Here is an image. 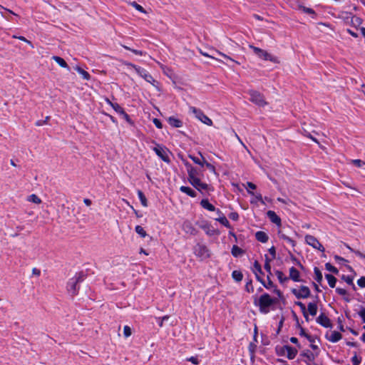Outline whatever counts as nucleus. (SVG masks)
<instances>
[{
  "instance_id": "20e7f679",
  "label": "nucleus",
  "mask_w": 365,
  "mask_h": 365,
  "mask_svg": "<svg viewBox=\"0 0 365 365\" xmlns=\"http://www.w3.org/2000/svg\"><path fill=\"white\" fill-rule=\"evenodd\" d=\"M155 154L164 162L169 163L170 162L169 154L170 152L164 145L156 144V146L153 148Z\"/></svg>"
},
{
  "instance_id": "473e14b6",
  "label": "nucleus",
  "mask_w": 365,
  "mask_h": 365,
  "mask_svg": "<svg viewBox=\"0 0 365 365\" xmlns=\"http://www.w3.org/2000/svg\"><path fill=\"white\" fill-rule=\"evenodd\" d=\"M138 196L139 197V200H140L142 205L143 207H148L147 198L145 196L144 193L140 190H138Z\"/></svg>"
},
{
  "instance_id": "412c9836",
  "label": "nucleus",
  "mask_w": 365,
  "mask_h": 365,
  "mask_svg": "<svg viewBox=\"0 0 365 365\" xmlns=\"http://www.w3.org/2000/svg\"><path fill=\"white\" fill-rule=\"evenodd\" d=\"M248 193L252 195L254 198L251 200L250 202L252 204L256 203L257 201L260 202L261 204L265 205L264 200L259 192H254L253 191L248 190Z\"/></svg>"
},
{
  "instance_id": "aec40b11",
  "label": "nucleus",
  "mask_w": 365,
  "mask_h": 365,
  "mask_svg": "<svg viewBox=\"0 0 365 365\" xmlns=\"http://www.w3.org/2000/svg\"><path fill=\"white\" fill-rule=\"evenodd\" d=\"M289 279H291L294 282H300V274L299 271L294 267L289 269Z\"/></svg>"
},
{
  "instance_id": "a878e982",
  "label": "nucleus",
  "mask_w": 365,
  "mask_h": 365,
  "mask_svg": "<svg viewBox=\"0 0 365 365\" xmlns=\"http://www.w3.org/2000/svg\"><path fill=\"white\" fill-rule=\"evenodd\" d=\"M307 313L312 316H316L317 313V305L315 302H309L307 305Z\"/></svg>"
},
{
  "instance_id": "72a5a7b5",
  "label": "nucleus",
  "mask_w": 365,
  "mask_h": 365,
  "mask_svg": "<svg viewBox=\"0 0 365 365\" xmlns=\"http://www.w3.org/2000/svg\"><path fill=\"white\" fill-rule=\"evenodd\" d=\"M275 274L281 284L284 283L289 279L288 277L284 276V273L282 271L279 270H277L275 272Z\"/></svg>"
},
{
  "instance_id": "39448f33",
  "label": "nucleus",
  "mask_w": 365,
  "mask_h": 365,
  "mask_svg": "<svg viewBox=\"0 0 365 365\" xmlns=\"http://www.w3.org/2000/svg\"><path fill=\"white\" fill-rule=\"evenodd\" d=\"M250 95V101L256 104L258 106L263 107L267 105V102L264 98V96L259 92L254 90L248 91Z\"/></svg>"
},
{
  "instance_id": "f704fd0d",
  "label": "nucleus",
  "mask_w": 365,
  "mask_h": 365,
  "mask_svg": "<svg viewBox=\"0 0 365 365\" xmlns=\"http://www.w3.org/2000/svg\"><path fill=\"white\" fill-rule=\"evenodd\" d=\"M232 277L236 282H239L242 280L243 274L240 271L234 270L232 273Z\"/></svg>"
},
{
  "instance_id": "6e6552de",
  "label": "nucleus",
  "mask_w": 365,
  "mask_h": 365,
  "mask_svg": "<svg viewBox=\"0 0 365 365\" xmlns=\"http://www.w3.org/2000/svg\"><path fill=\"white\" fill-rule=\"evenodd\" d=\"M128 66H132L135 72L142 78H143L147 82L153 83L155 81L153 76L144 68L137 66L133 63H128Z\"/></svg>"
},
{
  "instance_id": "f3484780",
  "label": "nucleus",
  "mask_w": 365,
  "mask_h": 365,
  "mask_svg": "<svg viewBox=\"0 0 365 365\" xmlns=\"http://www.w3.org/2000/svg\"><path fill=\"white\" fill-rule=\"evenodd\" d=\"M182 230L187 233L191 235H196L197 230L194 227L190 221L184 222L182 225Z\"/></svg>"
},
{
  "instance_id": "a18cd8bd",
  "label": "nucleus",
  "mask_w": 365,
  "mask_h": 365,
  "mask_svg": "<svg viewBox=\"0 0 365 365\" xmlns=\"http://www.w3.org/2000/svg\"><path fill=\"white\" fill-rule=\"evenodd\" d=\"M361 358L358 357L356 355V353L354 352V355L351 358V362H352L353 365H359L361 364Z\"/></svg>"
},
{
  "instance_id": "0e129e2a",
  "label": "nucleus",
  "mask_w": 365,
  "mask_h": 365,
  "mask_svg": "<svg viewBox=\"0 0 365 365\" xmlns=\"http://www.w3.org/2000/svg\"><path fill=\"white\" fill-rule=\"evenodd\" d=\"M246 188H247V191L250 190H252L251 191H252L256 189V185L251 182H247Z\"/></svg>"
},
{
  "instance_id": "dca6fc26",
  "label": "nucleus",
  "mask_w": 365,
  "mask_h": 365,
  "mask_svg": "<svg viewBox=\"0 0 365 365\" xmlns=\"http://www.w3.org/2000/svg\"><path fill=\"white\" fill-rule=\"evenodd\" d=\"M185 165L187 168L188 181L189 182L192 181L193 179L198 178L197 177V171L196 168H193L188 162H185Z\"/></svg>"
},
{
  "instance_id": "13d9d810",
  "label": "nucleus",
  "mask_w": 365,
  "mask_h": 365,
  "mask_svg": "<svg viewBox=\"0 0 365 365\" xmlns=\"http://www.w3.org/2000/svg\"><path fill=\"white\" fill-rule=\"evenodd\" d=\"M187 361H190L193 364H199L200 361L197 356H191L187 359Z\"/></svg>"
},
{
  "instance_id": "f8f14e48",
  "label": "nucleus",
  "mask_w": 365,
  "mask_h": 365,
  "mask_svg": "<svg viewBox=\"0 0 365 365\" xmlns=\"http://www.w3.org/2000/svg\"><path fill=\"white\" fill-rule=\"evenodd\" d=\"M277 235L280 239L286 241L287 243L290 244L292 247H294L296 245V242L293 240V237L292 236L286 235L285 227L279 229L277 232Z\"/></svg>"
},
{
  "instance_id": "4468645a",
  "label": "nucleus",
  "mask_w": 365,
  "mask_h": 365,
  "mask_svg": "<svg viewBox=\"0 0 365 365\" xmlns=\"http://www.w3.org/2000/svg\"><path fill=\"white\" fill-rule=\"evenodd\" d=\"M189 182L200 192L207 190L208 189V185L202 182L199 178L193 179Z\"/></svg>"
},
{
  "instance_id": "cd10ccee",
  "label": "nucleus",
  "mask_w": 365,
  "mask_h": 365,
  "mask_svg": "<svg viewBox=\"0 0 365 365\" xmlns=\"http://www.w3.org/2000/svg\"><path fill=\"white\" fill-rule=\"evenodd\" d=\"M52 59L54 60L61 67L69 69V66L63 58L57 56H53Z\"/></svg>"
},
{
  "instance_id": "c756f323",
  "label": "nucleus",
  "mask_w": 365,
  "mask_h": 365,
  "mask_svg": "<svg viewBox=\"0 0 365 365\" xmlns=\"http://www.w3.org/2000/svg\"><path fill=\"white\" fill-rule=\"evenodd\" d=\"M265 263H264V269L268 272V275H267V283L269 282V279H270V275L272 274V272H271V265H270V262H271V259H268V257L267 255H265Z\"/></svg>"
},
{
  "instance_id": "79ce46f5",
  "label": "nucleus",
  "mask_w": 365,
  "mask_h": 365,
  "mask_svg": "<svg viewBox=\"0 0 365 365\" xmlns=\"http://www.w3.org/2000/svg\"><path fill=\"white\" fill-rule=\"evenodd\" d=\"M216 220L217 221H219L224 226H225L227 227H230V222L225 216H224V215L220 216V217Z\"/></svg>"
},
{
  "instance_id": "3c124183",
  "label": "nucleus",
  "mask_w": 365,
  "mask_h": 365,
  "mask_svg": "<svg viewBox=\"0 0 365 365\" xmlns=\"http://www.w3.org/2000/svg\"><path fill=\"white\" fill-rule=\"evenodd\" d=\"M345 246L351 252H354L357 256H359V257L361 258H364L365 259V255H364L363 253H361V252L358 251V250H354L349 245H345Z\"/></svg>"
},
{
  "instance_id": "09e8293b",
  "label": "nucleus",
  "mask_w": 365,
  "mask_h": 365,
  "mask_svg": "<svg viewBox=\"0 0 365 365\" xmlns=\"http://www.w3.org/2000/svg\"><path fill=\"white\" fill-rule=\"evenodd\" d=\"M130 4L138 11L141 13H145V11L143 9V7L140 4H137L135 1H133Z\"/></svg>"
},
{
  "instance_id": "9d476101",
  "label": "nucleus",
  "mask_w": 365,
  "mask_h": 365,
  "mask_svg": "<svg viewBox=\"0 0 365 365\" xmlns=\"http://www.w3.org/2000/svg\"><path fill=\"white\" fill-rule=\"evenodd\" d=\"M305 242L314 249H317L321 252H324V247L315 237L307 235L305 236Z\"/></svg>"
},
{
  "instance_id": "c9c22d12",
  "label": "nucleus",
  "mask_w": 365,
  "mask_h": 365,
  "mask_svg": "<svg viewBox=\"0 0 365 365\" xmlns=\"http://www.w3.org/2000/svg\"><path fill=\"white\" fill-rule=\"evenodd\" d=\"M314 272L315 274V280L318 283H321L323 279V276L322 272L319 270L318 267H314Z\"/></svg>"
},
{
  "instance_id": "7c9ffc66",
  "label": "nucleus",
  "mask_w": 365,
  "mask_h": 365,
  "mask_svg": "<svg viewBox=\"0 0 365 365\" xmlns=\"http://www.w3.org/2000/svg\"><path fill=\"white\" fill-rule=\"evenodd\" d=\"M75 70L80 74L81 75L82 78L85 80H90L91 78V76L90 74L86 71L85 70H83V68H81V67H78L77 66Z\"/></svg>"
},
{
  "instance_id": "f03ea898",
  "label": "nucleus",
  "mask_w": 365,
  "mask_h": 365,
  "mask_svg": "<svg viewBox=\"0 0 365 365\" xmlns=\"http://www.w3.org/2000/svg\"><path fill=\"white\" fill-rule=\"evenodd\" d=\"M193 252L197 257L200 259V260H205L210 258L211 255V252L208 247L205 245L201 243H197L194 246Z\"/></svg>"
},
{
  "instance_id": "4d7b16f0",
  "label": "nucleus",
  "mask_w": 365,
  "mask_h": 365,
  "mask_svg": "<svg viewBox=\"0 0 365 365\" xmlns=\"http://www.w3.org/2000/svg\"><path fill=\"white\" fill-rule=\"evenodd\" d=\"M123 116V118L130 125L133 124V122L130 119V116L125 112V110L123 112V113L120 115Z\"/></svg>"
},
{
  "instance_id": "774afa93",
  "label": "nucleus",
  "mask_w": 365,
  "mask_h": 365,
  "mask_svg": "<svg viewBox=\"0 0 365 365\" xmlns=\"http://www.w3.org/2000/svg\"><path fill=\"white\" fill-rule=\"evenodd\" d=\"M229 217L232 220H237L239 215L237 212H231L229 215Z\"/></svg>"
},
{
  "instance_id": "37998d69",
  "label": "nucleus",
  "mask_w": 365,
  "mask_h": 365,
  "mask_svg": "<svg viewBox=\"0 0 365 365\" xmlns=\"http://www.w3.org/2000/svg\"><path fill=\"white\" fill-rule=\"evenodd\" d=\"M326 269L328 271L337 274L339 273V270L333 265H331L330 263H326L325 264Z\"/></svg>"
},
{
  "instance_id": "c85d7f7f",
  "label": "nucleus",
  "mask_w": 365,
  "mask_h": 365,
  "mask_svg": "<svg viewBox=\"0 0 365 365\" xmlns=\"http://www.w3.org/2000/svg\"><path fill=\"white\" fill-rule=\"evenodd\" d=\"M295 304L297 305L298 307H299L304 317L305 318V319L307 321H309V315H308L307 308H306V306L304 305V304L302 303V302H296Z\"/></svg>"
},
{
  "instance_id": "2f4dec72",
  "label": "nucleus",
  "mask_w": 365,
  "mask_h": 365,
  "mask_svg": "<svg viewBox=\"0 0 365 365\" xmlns=\"http://www.w3.org/2000/svg\"><path fill=\"white\" fill-rule=\"evenodd\" d=\"M325 278L327 279L328 284L331 287L333 288L335 287L336 282V279L335 277L330 274H325Z\"/></svg>"
},
{
  "instance_id": "e433bc0d",
  "label": "nucleus",
  "mask_w": 365,
  "mask_h": 365,
  "mask_svg": "<svg viewBox=\"0 0 365 365\" xmlns=\"http://www.w3.org/2000/svg\"><path fill=\"white\" fill-rule=\"evenodd\" d=\"M231 252L234 257H237L242 254L243 251L238 246L234 245L232 248Z\"/></svg>"
},
{
  "instance_id": "423d86ee",
  "label": "nucleus",
  "mask_w": 365,
  "mask_h": 365,
  "mask_svg": "<svg viewBox=\"0 0 365 365\" xmlns=\"http://www.w3.org/2000/svg\"><path fill=\"white\" fill-rule=\"evenodd\" d=\"M250 48L253 50L254 53L260 58L265 60V61H269L272 62H277L276 57L272 56L270 53H269L267 51L262 50L259 48L255 47L252 45L250 46Z\"/></svg>"
},
{
  "instance_id": "58836bf2",
  "label": "nucleus",
  "mask_w": 365,
  "mask_h": 365,
  "mask_svg": "<svg viewBox=\"0 0 365 365\" xmlns=\"http://www.w3.org/2000/svg\"><path fill=\"white\" fill-rule=\"evenodd\" d=\"M135 230L141 237H145L147 236L146 232L140 225H137L135 227Z\"/></svg>"
},
{
  "instance_id": "c03bdc74",
  "label": "nucleus",
  "mask_w": 365,
  "mask_h": 365,
  "mask_svg": "<svg viewBox=\"0 0 365 365\" xmlns=\"http://www.w3.org/2000/svg\"><path fill=\"white\" fill-rule=\"evenodd\" d=\"M302 9L304 13L312 15V18H315L316 13L312 9L303 6Z\"/></svg>"
},
{
  "instance_id": "338daca9",
  "label": "nucleus",
  "mask_w": 365,
  "mask_h": 365,
  "mask_svg": "<svg viewBox=\"0 0 365 365\" xmlns=\"http://www.w3.org/2000/svg\"><path fill=\"white\" fill-rule=\"evenodd\" d=\"M336 292L340 295H345L347 293L346 289L339 287L336 289Z\"/></svg>"
},
{
  "instance_id": "a211bd4d",
  "label": "nucleus",
  "mask_w": 365,
  "mask_h": 365,
  "mask_svg": "<svg viewBox=\"0 0 365 365\" xmlns=\"http://www.w3.org/2000/svg\"><path fill=\"white\" fill-rule=\"evenodd\" d=\"M267 217H269V219L270 220V221L273 223H274L275 225H277V226L280 227L281 226V219L280 217L275 213V212L272 211V210H269L267 212Z\"/></svg>"
},
{
  "instance_id": "2eb2a0df",
  "label": "nucleus",
  "mask_w": 365,
  "mask_h": 365,
  "mask_svg": "<svg viewBox=\"0 0 365 365\" xmlns=\"http://www.w3.org/2000/svg\"><path fill=\"white\" fill-rule=\"evenodd\" d=\"M317 322L324 327H331L330 319L323 313L317 318Z\"/></svg>"
},
{
  "instance_id": "4be33fe9",
  "label": "nucleus",
  "mask_w": 365,
  "mask_h": 365,
  "mask_svg": "<svg viewBox=\"0 0 365 365\" xmlns=\"http://www.w3.org/2000/svg\"><path fill=\"white\" fill-rule=\"evenodd\" d=\"M301 355L306 357L307 360L305 362L308 365H309V362L313 361L317 356V354H314L309 350L304 351Z\"/></svg>"
},
{
  "instance_id": "052dcab7",
  "label": "nucleus",
  "mask_w": 365,
  "mask_h": 365,
  "mask_svg": "<svg viewBox=\"0 0 365 365\" xmlns=\"http://www.w3.org/2000/svg\"><path fill=\"white\" fill-rule=\"evenodd\" d=\"M357 284L360 287H365V277H361L357 280Z\"/></svg>"
},
{
  "instance_id": "ddd939ff",
  "label": "nucleus",
  "mask_w": 365,
  "mask_h": 365,
  "mask_svg": "<svg viewBox=\"0 0 365 365\" xmlns=\"http://www.w3.org/2000/svg\"><path fill=\"white\" fill-rule=\"evenodd\" d=\"M282 349V352L283 354L287 353V357L289 359H293L297 354V350L294 348V347H292L290 346H288V345H285L284 346H282L281 348Z\"/></svg>"
},
{
  "instance_id": "680f3d73",
  "label": "nucleus",
  "mask_w": 365,
  "mask_h": 365,
  "mask_svg": "<svg viewBox=\"0 0 365 365\" xmlns=\"http://www.w3.org/2000/svg\"><path fill=\"white\" fill-rule=\"evenodd\" d=\"M204 165L211 171L215 173V166L210 164V163H207L205 160H204Z\"/></svg>"
},
{
  "instance_id": "7ed1b4c3",
  "label": "nucleus",
  "mask_w": 365,
  "mask_h": 365,
  "mask_svg": "<svg viewBox=\"0 0 365 365\" xmlns=\"http://www.w3.org/2000/svg\"><path fill=\"white\" fill-rule=\"evenodd\" d=\"M252 272L255 273L256 279L262 283V284L267 289H270L274 287V284L271 279H269L268 283H265L264 280L260 277L263 274L261 265L257 261H255L253 264Z\"/></svg>"
},
{
  "instance_id": "bf43d9fd",
  "label": "nucleus",
  "mask_w": 365,
  "mask_h": 365,
  "mask_svg": "<svg viewBox=\"0 0 365 365\" xmlns=\"http://www.w3.org/2000/svg\"><path fill=\"white\" fill-rule=\"evenodd\" d=\"M50 117L47 116L45 120H39L36 122V125L37 126H41L46 123H47L48 120H49Z\"/></svg>"
},
{
  "instance_id": "f257e3e1",
  "label": "nucleus",
  "mask_w": 365,
  "mask_h": 365,
  "mask_svg": "<svg viewBox=\"0 0 365 365\" xmlns=\"http://www.w3.org/2000/svg\"><path fill=\"white\" fill-rule=\"evenodd\" d=\"M276 302V299L270 297L267 293H264L259 298L257 306L259 312L262 314H267L269 312V307Z\"/></svg>"
},
{
  "instance_id": "0eeeda50",
  "label": "nucleus",
  "mask_w": 365,
  "mask_h": 365,
  "mask_svg": "<svg viewBox=\"0 0 365 365\" xmlns=\"http://www.w3.org/2000/svg\"><path fill=\"white\" fill-rule=\"evenodd\" d=\"M190 111H191L193 114H195V116L200 120L202 123L207 125H212V120L208 118L204 113L195 107L191 106L190 107Z\"/></svg>"
},
{
  "instance_id": "a19ab883",
  "label": "nucleus",
  "mask_w": 365,
  "mask_h": 365,
  "mask_svg": "<svg viewBox=\"0 0 365 365\" xmlns=\"http://www.w3.org/2000/svg\"><path fill=\"white\" fill-rule=\"evenodd\" d=\"M86 274L83 272H80L77 273L75 277H73V279H76L77 282L79 284L80 282H83L86 279Z\"/></svg>"
},
{
  "instance_id": "6e6d98bb",
  "label": "nucleus",
  "mask_w": 365,
  "mask_h": 365,
  "mask_svg": "<svg viewBox=\"0 0 365 365\" xmlns=\"http://www.w3.org/2000/svg\"><path fill=\"white\" fill-rule=\"evenodd\" d=\"M358 315L361 317L362 322L365 323V307H361V310L358 312Z\"/></svg>"
},
{
  "instance_id": "9b49d317",
  "label": "nucleus",
  "mask_w": 365,
  "mask_h": 365,
  "mask_svg": "<svg viewBox=\"0 0 365 365\" xmlns=\"http://www.w3.org/2000/svg\"><path fill=\"white\" fill-rule=\"evenodd\" d=\"M67 290L71 295H76L79 290V285L76 279L71 278L67 284Z\"/></svg>"
},
{
  "instance_id": "4c0bfd02",
  "label": "nucleus",
  "mask_w": 365,
  "mask_h": 365,
  "mask_svg": "<svg viewBox=\"0 0 365 365\" xmlns=\"http://www.w3.org/2000/svg\"><path fill=\"white\" fill-rule=\"evenodd\" d=\"M201 157H202V160H201L199 158L197 157H195V156H193L192 155H189V158L195 163V164H197V165H200L201 166H203L204 165V157L200 154Z\"/></svg>"
},
{
  "instance_id": "603ef678",
  "label": "nucleus",
  "mask_w": 365,
  "mask_h": 365,
  "mask_svg": "<svg viewBox=\"0 0 365 365\" xmlns=\"http://www.w3.org/2000/svg\"><path fill=\"white\" fill-rule=\"evenodd\" d=\"M351 162L354 165L359 168H361L365 165V162L359 159L352 160Z\"/></svg>"
},
{
  "instance_id": "393cba45",
  "label": "nucleus",
  "mask_w": 365,
  "mask_h": 365,
  "mask_svg": "<svg viewBox=\"0 0 365 365\" xmlns=\"http://www.w3.org/2000/svg\"><path fill=\"white\" fill-rule=\"evenodd\" d=\"M180 190L182 192L185 193L192 197H195L197 196L196 192L195 190H193L192 189H191L190 187L181 186L180 187Z\"/></svg>"
},
{
  "instance_id": "5701e85b",
  "label": "nucleus",
  "mask_w": 365,
  "mask_h": 365,
  "mask_svg": "<svg viewBox=\"0 0 365 365\" xmlns=\"http://www.w3.org/2000/svg\"><path fill=\"white\" fill-rule=\"evenodd\" d=\"M255 237L257 241L262 243L267 242L269 240L268 235L263 231H257L255 233Z\"/></svg>"
},
{
  "instance_id": "1a4fd4ad",
  "label": "nucleus",
  "mask_w": 365,
  "mask_h": 365,
  "mask_svg": "<svg viewBox=\"0 0 365 365\" xmlns=\"http://www.w3.org/2000/svg\"><path fill=\"white\" fill-rule=\"evenodd\" d=\"M292 292L297 299L308 298L311 294L309 288L307 286H301L299 289H292Z\"/></svg>"
},
{
  "instance_id": "de8ad7c7",
  "label": "nucleus",
  "mask_w": 365,
  "mask_h": 365,
  "mask_svg": "<svg viewBox=\"0 0 365 365\" xmlns=\"http://www.w3.org/2000/svg\"><path fill=\"white\" fill-rule=\"evenodd\" d=\"M245 289L247 292H248L250 293L254 292V287L252 286L251 279H250L249 281L247 282V283L245 284Z\"/></svg>"
},
{
  "instance_id": "8fccbe9b",
  "label": "nucleus",
  "mask_w": 365,
  "mask_h": 365,
  "mask_svg": "<svg viewBox=\"0 0 365 365\" xmlns=\"http://www.w3.org/2000/svg\"><path fill=\"white\" fill-rule=\"evenodd\" d=\"M112 108L115 110L116 113L121 115L123 112L124 111V109L120 106L118 103H115L114 105H112Z\"/></svg>"
},
{
  "instance_id": "6ab92c4d",
  "label": "nucleus",
  "mask_w": 365,
  "mask_h": 365,
  "mask_svg": "<svg viewBox=\"0 0 365 365\" xmlns=\"http://www.w3.org/2000/svg\"><path fill=\"white\" fill-rule=\"evenodd\" d=\"M342 335L336 331H331L329 335L328 334H326L327 339L333 343L339 341Z\"/></svg>"
},
{
  "instance_id": "5fc2aeb1",
  "label": "nucleus",
  "mask_w": 365,
  "mask_h": 365,
  "mask_svg": "<svg viewBox=\"0 0 365 365\" xmlns=\"http://www.w3.org/2000/svg\"><path fill=\"white\" fill-rule=\"evenodd\" d=\"M285 232L286 235H288L289 236H292V235L297 236V234L294 230H292L290 227L287 226L285 227Z\"/></svg>"
},
{
  "instance_id": "e2e57ef3",
  "label": "nucleus",
  "mask_w": 365,
  "mask_h": 365,
  "mask_svg": "<svg viewBox=\"0 0 365 365\" xmlns=\"http://www.w3.org/2000/svg\"><path fill=\"white\" fill-rule=\"evenodd\" d=\"M269 252L272 255V259H270L271 260L274 259L276 257V249H275V247L274 246L270 247L269 249Z\"/></svg>"
},
{
  "instance_id": "ea45409f",
  "label": "nucleus",
  "mask_w": 365,
  "mask_h": 365,
  "mask_svg": "<svg viewBox=\"0 0 365 365\" xmlns=\"http://www.w3.org/2000/svg\"><path fill=\"white\" fill-rule=\"evenodd\" d=\"M28 201L36 204H40L41 202V200L35 194L30 195L28 197Z\"/></svg>"
},
{
  "instance_id": "49530a36",
  "label": "nucleus",
  "mask_w": 365,
  "mask_h": 365,
  "mask_svg": "<svg viewBox=\"0 0 365 365\" xmlns=\"http://www.w3.org/2000/svg\"><path fill=\"white\" fill-rule=\"evenodd\" d=\"M132 334L131 329L129 326H125L123 327V335L125 338L129 337Z\"/></svg>"
},
{
  "instance_id": "b1692460",
  "label": "nucleus",
  "mask_w": 365,
  "mask_h": 365,
  "mask_svg": "<svg viewBox=\"0 0 365 365\" xmlns=\"http://www.w3.org/2000/svg\"><path fill=\"white\" fill-rule=\"evenodd\" d=\"M168 122L171 126L174 128H180L182 126V122L174 116L169 117Z\"/></svg>"
},
{
  "instance_id": "bb28decb",
  "label": "nucleus",
  "mask_w": 365,
  "mask_h": 365,
  "mask_svg": "<svg viewBox=\"0 0 365 365\" xmlns=\"http://www.w3.org/2000/svg\"><path fill=\"white\" fill-rule=\"evenodd\" d=\"M200 205L203 208H205L209 211H215V206L213 205H212L211 203H210L208 200H207V199L202 200L200 202Z\"/></svg>"
},
{
  "instance_id": "69168bd1",
  "label": "nucleus",
  "mask_w": 365,
  "mask_h": 365,
  "mask_svg": "<svg viewBox=\"0 0 365 365\" xmlns=\"http://www.w3.org/2000/svg\"><path fill=\"white\" fill-rule=\"evenodd\" d=\"M351 22L353 24H360L361 23V19L357 16H353L351 19Z\"/></svg>"
},
{
  "instance_id": "864d4df0",
  "label": "nucleus",
  "mask_w": 365,
  "mask_h": 365,
  "mask_svg": "<svg viewBox=\"0 0 365 365\" xmlns=\"http://www.w3.org/2000/svg\"><path fill=\"white\" fill-rule=\"evenodd\" d=\"M124 48H125L126 50H129L130 51H132L133 53L136 54V55H140V56H143L145 53H143L142 51H139V50H136V49H132L130 48V47L128 46H123Z\"/></svg>"
}]
</instances>
